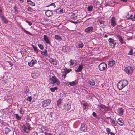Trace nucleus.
Segmentation results:
<instances>
[{
	"label": "nucleus",
	"instance_id": "f257e3e1",
	"mask_svg": "<svg viewBox=\"0 0 135 135\" xmlns=\"http://www.w3.org/2000/svg\"><path fill=\"white\" fill-rule=\"evenodd\" d=\"M127 80H123L119 82L117 84V87L119 90L122 89L125 87L128 84Z\"/></svg>",
	"mask_w": 135,
	"mask_h": 135
},
{
	"label": "nucleus",
	"instance_id": "f03ea898",
	"mask_svg": "<svg viewBox=\"0 0 135 135\" xmlns=\"http://www.w3.org/2000/svg\"><path fill=\"white\" fill-rule=\"evenodd\" d=\"M50 81L53 85L58 86L60 84V81L56 77L54 76L50 79Z\"/></svg>",
	"mask_w": 135,
	"mask_h": 135
},
{
	"label": "nucleus",
	"instance_id": "7ed1b4c3",
	"mask_svg": "<svg viewBox=\"0 0 135 135\" xmlns=\"http://www.w3.org/2000/svg\"><path fill=\"white\" fill-rule=\"evenodd\" d=\"M109 45L110 47L112 48L115 47L116 45V43L115 41L113 39L111 38H109L108 40Z\"/></svg>",
	"mask_w": 135,
	"mask_h": 135
},
{
	"label": "nucleus",
	"instance_id": "20e7f679",
	"mask_svg": "<svg viewBox=\"0 0 135 135\" xmlns=\"http://www.w3.org/2000/svg\"><path fill=\"white\" fill-rule=\"evenodd\" d=\"M98 68L100 71H104L107 68V65L105 62H102L99 65Z\"/></svg>",
	"mask_w": 135,
	"mask_h": 135
},
{
	"label": "nucleus",
	"instance_id": "39448f33",
	"mask_svg": "<svg viewBox=\"0 0 135 135\" xmlns=\"http://www.w3.org/2000/svg\"><path fill=\"white\" fill-rule=\"evenodd\" d=\"M124 71L127 74H131L133 72V69L132 67H127L125 68Z\"/></svg>",
	"mask_w": 135,
	"mask_h": 135
},
{
	"label": "nucleus",
	"instance_id": "423d86ee",
	"mask_svg": "<svg viewBox=\"0 0 135 135\" xmlns=\"http://www.w3.org/2000/svg\"><path fill=\"white\" fill-rule=\"evenodd\" d=\"M51 103V101L49 99H47L43 101L42 103V105L44 107L49 105Z\"/></svg>",
	"mask_w": 135,
	"mask_h": 135
},
{
	"label": "nucleus",
	"instance_id": "0eeeda50",
	"mask_svg": "<svg viewBox=\"0 0 135 135\" xmlns=\"http://www.w3.org/2000/svg\"><path fill=\"white\" fill-rule=\"evenodd\" d=\"M72 70L71 69H68L67 68H65L64 69V71L62 72L63 74L62 75V77L64 78L65 79L66 77V75L69 72L71 71Z\"/></svg>",
	"mask_w": 135,
	"mask_h": 135
},
{
	"label": "nucleus",
	"instance_id": "6e6552de",
	"mask_svg": "<svg viewBox=\"0 0 135 135\" xmlns=\"http://www.w3.org/2000/svg\"><path fill=\"white\" fill-rule=\"evenodd\" d=\"M94 30L93 27L92 26L88 27L85 29V32L87 33L91 32Z\"/></svg>",
	"mask_w": 135,
	"mask_h": 135
},
{
	"label": "nucleus",
	"instance_id": "1a4fd4ad",
	"mask_svg": "<svg viewBox=\"0 0 135 135\" xmlns=\"http://www.w3.org/2000/svg\"><path fill=\"white\" fill-rule=\"evenodd\" d=\"M45 14L48 17H50L53 14L52 10H47L45 12Z\"/></svg>",
	"mask_w": 135,
	"mask_h": 135
},
{
	"label": "nucleus",
	"instance_id": "9d476101",
	"mask_svg": "<svg viewBox=\"0 0 135 135\" xmlns=\"http://www.w3.org/2000/svg\"><path fill=\"white\" fill-rule=\"evenodd\" d=\"M110 22L111 25L113 27H114L116 25L115 18L114 17H112L110 20Z\"/></svg>",
	"mask_w": 135,
	"mask_h": 135
},
{
	"label": "nucleus",
	"instance_id": "9b49d317",
	"mask_svg": "<svg viewBox=\"0 0 135 135\" xmlns=\"http://www.w3.org/2000/svg\"><path fill=\"white\" fill-rule=\"evenodd\" d=\"M37 61L35 60H32L30 62H28V65L32 67L34 65L37 63Z\"/></svg>",
	"mask_w": 135,
	"mask_h": 135
},
{
	"label": "nucleus",
	"instance_id": "f8f14e48",
	"mask_svg": "<svg viewBox=\"0 0 135 135\" xmlns=\"http://www.w3.org/2000/svg\"><path fill=\"white\" fill-rule=\"evenodd\" d=\"M118 124L120 126H123L124 124V121L121 118H119L117 120Z\"/></svg>",
	"mask_w": 135,
	"mask_h": 135
},
{
	"label": "nucleus",
	"instance_id": "ddd939ff",
	"mask_svg": "<svg viewBox=\"0 0 135 135\" xmlns=\"http://www.w3.org/2000/svg\"><path fill=\"white\" fill-rule=\"evenodd\" d=\"M21 53L22 56H25L27 53L26 48H22L21 50Z\"/></svg>",
	"mask_w": 135,
	"mask_h": 135
},
{
	"label": "nucleus",
	"instance_id": "4468645a",
	"mask_svg": "<svg viewBox=\"0 0 135 135\" xmlns=\"http://www.w3.org/2000/svg\"><path fill=\"white\" fill-rule=\"evenodd\" d=\"M81 104L83 106V108L84 110H85L88 108V105L87 103L83 102H81Z\"/></svg>",
	"mask_w": 135,
	"mask_h": 135
},
{
	"label": "nucleus",
	"instance_id": "2eb2a0df",
	"mask_svg": "<svg viewBox=\"0 0 135 135\" xmlns=\"http://www.w3.org/2000/svg\"><path fill=\"white\" fill-rule=\"evenodd\" d=\"M115 63V61L114 60H112L109 61L108 62V65L109 66L112 67L114 65Z\"/></svg>",
	"mask_w": 135,
	"mask_h": 135
},
{
	"label": "nucleus",
	"instance_id": "dca6fc26",
	"mask_svg": "<svg viewBox=\"0 0 135 135\" xmlns=\"http://www.w3.org/2000/svg\"><path fill=\"white\" fill-rule=\"evenodd\" d=\"M83 68V65H80L79 66L78 68L76 70H75V71L76 72H81V70Z\"/></svg>",
	"mask_w": 135,
	"mask_h": 135
},
{
	"label": "nucleus",
	"instance_id": "f3484780",
	"mask_svg": "<svg viewBox=\"0 0 135 135\" xmlns=\"http://www.w3.org/2000/svg\"><path fill=\"white\" fill-rule=\"evenodd\" d=\"M44 39L46 43L48 44H49L50 43V42L49 39L47 36L45 35H44Z\"/></svg>",
	"mask_w": 135,
	"mask_h": 135
},
{
	"label": "nucleus",
	"instance_id": "a211bd4d",
	"mask_svg": "<svg viewBox=\"0 0 135 135\" xmlns=\"http://www.w3.org/2000/svg\"><path fill=\"white\" fill-rule=\"evenodd\" d=\"M118 113L121 115L123 114L124 112V110L122 108H119L117 110Z\"/></svg>",
	"mask_w": 135,
	"mask_h": 135
},
{
	"label": "nucleus",
	"instance_id": "6ab92c4d",
	"mask_svg": "<svg viewBox=\"0 0 135 135\" xmlns=\"http://www.w3.org/2000/svg\"><path fill=\"white\" fill-rule=\"evenodd\" d=\"M81 130L84 132H86L87 129L86 127L84 125H82L81 127Z\"/></svg>",
	"mask_w": 135,
	"mask_h": 135
},
{
	"label": "nucleus",
	"instance_id": "aec40b11",
	"mask_svg": "<svg viewBox=\"0 0 135 135\" xmlns=\"http://www.w3.org/2000/svg\"><path fill=\"white\" fill-rule=\"evenodd\" d=\"M47 7H50V10L53 9L56 6L54 3H52L48 6H46Z\"/></svg>",
	"mask_w": 135,
	"mask_h": 135
},
{
	"label": "nucleus",
	"instance_id": "412c9836",
	"mask_svg": "<svg viewBox=\"0 0 135 135\" xmlns=\"http://www.w3.org/2000/svg\"><path fill=\"white\" fill-rule=\"evenodd\" d=\"M69 84L71 86H74L76 85L78 83V81L76 80L74 81L69 82Z\"/></svg>",
	"mask_w": 135,
	"mask_h": 135
},
{
	"label": "nucleus",
	"instance_id": "4be33fe9",
	"mask_svg": "<svg viewBox=\"0 0 135 135\" xmlns=\"http://www.w3.org/2000/svg\"><path fill=\"white\" fill-rule=\"evenodd\" d=\"M1 18L3 21L5 23H7L8 22V20L6 19L3 15L1 16L0 17Z\"/></svg>",
	"mask_w": 135,
	"mask_h": 135
},
{
	"label": "nucleus",
	"instance_id": "5701e85b",
	"mask_svg": "<svg viewBox=\"0 0 135 135\" xmlns=\"http://www.w3.org/2000/svg\"><path fill=\"white\" fill-rule=\"evenodd\" d=\"M110 122L112 124V125L113 126H115L117 125V123L115 122V121L112 118L110 120Z\"/></svg>",
	"mask_w": 135,
	"mask_h": 135
},
{
	"label": "nucleus",
	"instance_id": "b1692460",
	"mask_svg": "<svg viewBox=\"0 0 135 135\" xmlns=\"http://www.w3.org/2000/svg\"><path fill=\"white\" fill-rule=\"evenodd\" d=\"M28 3L31 6H34L35 5V3L32 2L31 0H27Z\"/></svg>",
	"mask_w": 135,
	"mask_h": 135
},
{
	"label": "nucleus",
	"instance_id": "393cba45",
	"mask_svg": "<svg viewBox=\"0 0 135 135\" xmlns=\"http://www.w3.org/2000/svg\"><path fill=\"white\" fill-rule=\"evenodd\" d=\"M93 8V6L92 5L89 6L87 8V10L88 11L91 12Z\"/></svg>",
	"mask_w": 135,
	"mask_h": 135
},
{
	"label": "nucleus",
	"instance_id": "a878e982",
	"mask_svg": "<svg viewBox=\"0 0 135 135\" xmlns=\"http://www.w3.org/2000/svg\"><path fill=\"white\" fill-rule=\"evenodd\" d=\"M117 37L118 38L119 40L120 41L121 44H123L124 41L123 38H122L121 36L119 35H118L117 36Z\"/></svg>",
	"mask_w": 135,
	"mask_h": 135
},
{
	"label": "nucleus",
	"instance_id": "bb28decb",
	"mask_svg": "<svg viewBox=\"0 0 135 135\" xmlns=\"http://www.w3.org/2000/svg\"><path fill=\"white\" fill-rule=\"evenodd\" d=\"M71 18L74 20H76L77 18V16L74 13H73L71 16Z\"/></svg>",
	"mask_w": 135,
	"mask_h": 135
},
{
	"label": "nucleus",
	"instance_id": "cd10ccee",
	"mask_svg": "<svg viewBox=\"0 0 135 135\" xmlns=\"http://www.w3.org/2000/svg\"><path fill=\"white\" fill-rule=\"evenodd\" d=\"M41 54L45 56H47V52L46 50L41 51Z\"/></svg>",
	"mask_w": 135,
	"mask_h": 135
},
{
	"label": "nucleus",
	"instance_id": "c85d7f7f",
	"mask_svg": "<svg viewBox=\"0 0 135 135\" xmlns=\"http://www.w3.org/2000/svg\"><path fill=\"white\" fill-rule=\"evenodd\" d=\"M62 100L61 99H59L57 101V104L59 107H60L61 104Z\"/></svg>",
	"mask_w": 135,
	"mask_h": 135
},
{
	"label": "nucleus",
	"instance_id": "c756f323",
	"mask_svg": "<svg viewBox=\"0 0 135 135\" xmlns=\"http://www.w3.org/2000/svg\"><path fill=\"white\" fill-rule=\"evenodd\" d=\"M58 88L57 87H55L54 88H50V90L52 92H54L56 90H57Z\"/></svg>",
	"mask_w": 135,
	"mask_h": 135
},
{
	"label": "nucleus",
	"instance_id": "7c9ffc66",
	"mask_svg": "<svg viewBox=\"0 0 135 135\" xmlns=\"http://www.w3.org/2000/svg\"><path fill=\"white\" fill-rule=\"evenodd\" d=\"M31 46L33 48L34 51L35 52H36V53H38V50L37 47L34 46L33 45H32Z\"/></svg>",
	"mask_w": 135,
	"mask_h": 135
},
{
	"label": "nucleus",
	"instance_id": "2f4dec72",
	"mask_svg": "<svg viewBox=\"0 0 135 135\" xmlns=\"http://www.w3.org/2000/svg\"><path fill=\"white\" fill-rule=\"evenodd\" d=\"M89 83L90 85L92 86L94 85L95 84V83L94 81L92 79L91 80H90L89 81Z\"/></svg>",
	"mask_w": 135,
	"mask_h": 135
},
{
	"label": "nucleus",
	"instance_id": "473e14b6",
	"mask_svg": "<svg viewBox=\"0 0 135 135\" xmlns=\"http://www.w3.org/2000/svg\"><path fill=\"white\" fill-rule=\"evenodd\" d=\"M16 119L18 120H20L21 119V117L19 116L18 114H15Z\"/></svg>",
	"mask_w": 135,
	"mask_h": 135
},
{
	"label": "nucleus",
	"instance_id": "72a5a7b5",
	"mask_svg": "<svg viewBox=\"0 0 135 135\" xmlns=\"http://www.w3.org/2000/svg\"><path fill=\"white\" fill-rule=\"evenodd\" d=\"M75 60H73L72 59H70L69 61V64L70 65H73L75 63Z\"/></svg>",
	"mask_w": 135,
	"mask_h": 135
},
{
	"label": "nucleus",
	"instance_id": "f704fd0d",
	"mask_svg": "<svg viewBox=\"0 0 135 135\" xmlns=\"http://www.w3.org/2000/svg\"><path fill=\"white\" fill-rule=\"evenodd\" d=\"M55 39L56 40H59L61 39V37L58 35H56L54 37Z\"/></svg>",
	"mask_w": 135,
	"mask_h": 135
},
{
	"label": "nucleus",
	"instance_id": "c9c22d12",
	"mask_svg": "<svg viewBox=\"0 0 135 135\" xmlns=\"http://www.w3.org/2000/svg\"><path fill=\"white\" fill-rule=\"evenodd\" d=\"M49 61L52 64H55V62H56L55 60L52 58H50L49 59Z\"/></svg>",
	"mask_w": 135,
	"mask_h": 135
},
{
	"label": "nucleus",
	"instance_id": "e433bc0d",
	"mask_svg": "<svg viewBox=\"0 0 135 135\" xmlns=\"http://www.w3.org/2000/svg\"><path fill=\"white\" fill-rule=\"evenodd\" d=\"M22 128H23L24 131L25 132H26L27 133H28V131H27L26 130L27 129V128L26 126H25L24 125H23L22 126Z\"/></svg>",
	"mask_w": 135,
	"mask_h": 135
},
{
	"label": "nucleus",
	"instance_id": "4c0bfd02",
	"mask_svg": "<svg viewBox=\"0 0 135 135\" xmlns=\"http://www.w3.org/2000/svg\"><path fill=\"white\" fill-rule=\"evenodd\" d=\"M11 131V130L10 129L7 127H6L5 128V133L6 134H7Z\"/></svg>",
	"mask_w": 135,
	"mask_h": 135
},
{
	"label": "nucleus",
	"instance_id": "58836bf2",
	"mask_svg": "<svg viewBox=\"0 0 135 135\" xmlns=\"http://www.w3.org/2000/svg\"><path fill=\"white\" fill-rule=\"evenodd\" d=\"M133 54V50L131 48L130 49V50L128 54V55H132Z\"/></svg>",
	"mask_w": 135,
	"mask_h": 135
},
{
	"label": "nucleus",
	"instance_id": "ea45409f",
	"mask_svg": "<svg viewBox=\"0 0 135 135\" xmlns=\"http://www.w3.org/2000/svg\"><path fill=\"white\" fill-rule=\"evenodd\" d=\"M99 107H100L101 108L105 109L107 108V107L105 106L104 105L101 104L98 105Z\"/></svg>",
	"mask_w": 135,
	"mask_h": 135
},
{
	"label": "nucleus",
	"instance_id": "a19ab883",
	"mask_svg": "<svg viewBox=\"0 0 135 135\" xmlns=\"http://www.w3.org/2000/svg\"><path fill=\"white\" fill-rule=\"evenodd\" d=\"M29 92V90L28 87H25V93L27 94Z\"/></svg>",
	"mask_w": 135,
	"mask_h": 135
},
{
	"label": "nucleus",
	"instance_id": "79ce46f5",
	"mask_svg": "<svg viewBox=\"0 0 135 135\" xmlns=\"http://www.w3.org/2000/svg\"><path fill=\"white\" fill-rule=\"evenodd\" d=\"M106 132L108 133V134L109 135L110 132V130L109 128H107L106 129Z\"/></svg>",
	"mask_w": 135,
	"mask_h": 135
},
{
	"label": "nucleus",
	"instance_id": "37998d69",
	"mask_svg": "<svg viewBox=\"0 0 135 135\" xmlns=\"http://www.w3.org/2000/svg\"><path fill=\"white\" fill-rule=\"evenodd\" d=\"M78 47L80 48H82L83 46V43H81V44H79L78 45Z\"/></svg>",
	"mask_w": 135,
	"mask_h": 135
},
{
	"label": "nucleus",
	"instance_id": "c03bdc74",
	"mask_svg": "<svg viewBox=\"0 0 135 135\" xmlns=\"http://www.w3.org/2000/svg\"><path fill=\"white\" fill-rule=\"evenodd\" d=\"M20 112L21 114H24V111L23 110L22 108H21L20 110Z\"/></svg>",
	"mask_w": 135,
	"mask_h": 135
},
{
	"label": "nucleus",
	"instance_id": "a18cd8bd",
	"mask_svg": "<svg viewBox=\"0 0 135 135\" xmlns=\"http://www.w3.org/2000/svg\"><path fill=\"white\" fill-rule=\"evenodd\" d=\"M45 135H53V134L51 133L47 132L46 129H45Z\"/></svg>",
	"mask_w": 135,
	"mask_h": 135
},
{
	"label": "nucleus",
	"instance_id": "49530a36",
	"mask_svg": "<svg viewBox=\"0 0 135 135\" xmlns=\"http://www.w3.org/2000/svg\"><path fill=\"white\" fill-rule=\"evenodd\" d=\"M27 127L28 128V130H31L32 129H31V128L30 125L28 123L27 124Z\"/></svg>",
	"mask_w": 135,
	"mask_h": 135
},
{
	"label": "nucleus",
	"instance_id": "de8ad7c7",
	"mask_svg": "<svg viewBox=\"0 0 135 135\" xmlns=\"http://www.w3.org/2000/svg\"><path fill=\"white\" fill-rule=\"evenodd\" d=\"M38 45L39 47L41 50H42L43 49V46L42 45L40 44H39Z\"/></svg>",
	"mask_w": 135,
	"mask_h": 135
},
{
	"label": "nucleus",
	"instance_id": "09e8293b",
	"mask_svg": "<svg viewBox=\"0 0 135 135\" xmlns=\"http://www.w3.org/2000/svg\"><path fill=\"white\" fill-rule=\"evenodd\" d=\"M27 10L31 12H32L33 11V10L30 7H29L27 8Z\"/></svg>",
	"mask_w": 135,
	"mask_h": 135
},
{
	"label": "nucleus",
	"instance_id": "8fccbe9b",
	"mask_svg": "<svg viewBox=\"0 0 135 135\" xmlns=\"http://www.w3.org/2000/svg\"><path fill=\"white\" fill-rule=\"evenodd\" d=\"M23 30L24 32L26 33L29 35L30 34V32L29 31L25 30L24 29H23Z\"/></svg>",
	"mask_w": 135,
	"mask_h": 135
},
{
	"label": "nucleus",
	"instance_id": "3c124183",
	"mask_svg": "<svg viewBox=\"0 0 135 135\" xmlns=\"http://www.w3.org/2000/svg\"><path fill=\"white\" fill-rule=\"evenodd\" d=\"M26 22H27V23H28L30 26H31L32 25V23L31 22L29 21L28 20H26Z\"/></svg>",
	"mask_w": 135,
	"mask_h": 135
},
{
	"label": "nucleus",
	"instance_id": "603ef678",
	"mask_svg": "<svg viewBox=\"0 0 135 135\" xmlns=\"http://www.w3.org/2000/svg\"><path fill=\"white\" fill-rule=\"evenodd\" d=\"M32 97L31 96H29L28 97L27 100L31 102L32 100Z\"/></svg>",
	"mask_w": 135,
	"mask_h": 135
},
{
	"label": "nucleus",
	"instance_id": "864d4df0",
	"mask_svg": "<svg viewBox=\"0 0 135 135\" xmlns=\"http://www.w3.org/2000/svg\"><path fill=\"white\" fill-rule=\"evenodd\" d=\"M67 105H68V106L67 107V109L68 110H69L71 108V105H70V104H69V105H68V104H67Z\"/></svg>",
	"mask_w": 135,
	"mask_h": 135
},
{
	"label": "nucleus",
	"instance_id": "5fc2aeb1",
	"mask_svg": "<svg viewBox=\"0 0 135 135\" xmlns=\"http://www.w3.org/2000/svg\"><path fill=\"white\" fill-rule=\"evenodd\" d=\"M99 22L100 24H103L104 23L105 21L103 20H99Z\"/></svg>",
	"mask_w": 135,
	"mask_h": 135
},
{
	"label": "nucleus",
	"instance_id": "6e6d98bb",
	"mask_svg": "<svg viewBox=\"0 0 135 135\" xmlns=\"http://www.w3.org/2000/svg\"><path fill=\"white\" fill-rule=\"evenodd\" d=\"M2 8L1 6H0V17L1 16H3L2 15Z\"/></svg>",
	"mask_w": 135,
	"mask_h": 135
},
{
	"label": "nucleus",
	"instance_id": "4d7b16f0",
	"mask_svg": "<svg viewBox=\"0 0 135 135\" xmlns=\"http://www.w3.org/2000/svg\"><path fill=\"white\" fill-rule=\"evenodd\" d=\"M15 12V13H18L17 10V8L16 7H14Z\"/></svg>",
	"mask_w": 135,
	"mask_h": 135
},
{
	"label": "nucleus",
	"instance_id": "13d9d810",
	"mask_svg": "<svg viewBox=\"0 0 135 135\" xmlns=\"http://www.w3.org/2000/svg\"><path fill=\"white\" fill-rule=\"evenodd\" d=\"M92 115L94 117H96V113L94 112H93Z\"/></svg>",
	"mask_w": 135,
	"mask_h": 135
},
{
	"label": "nucleus",
	"instance_id": "bf43d9fd",
	"mask_svg": "<svg viewBox=\"0 0 135 135\" xmlns=\"http://www.w3.org/2000/svg\"><path fill=\"white\" fill-rule=\"evenodd\" d=\"M132 16V15H131L130 16V17L128 18V19H131L132 20V21H133V18H131V17Z\"/></svg>",
	"mask_w": 135,
	"mask_h": 135
},
{
	"label": "nucleus",
	"instance_id": "052dcab7",
	"mask_svg": "<svg viewBox=\"0 0 135 135\" xmlns=\"http://www.w3.org/2000/svg\"><path fill=\"white\" fill-rule=\"evenodd\" d=\"M58 10H59V12H62L63 11V9H61V8H59L57 9Z\"/></svg>",
	"mask_w": 135,
	"mask_h": 135
},
{
	"label": "nucleus",
	"instance_id": "680f3d73",
	"mask_svg": "<svg viewBox=\"0 0 135 135\" xmlns=\"http://www.w3.org/2000/svg\"><path fill=\"white\" fill-rule=\"evenodd\" d=\"M19 0L20 2L21 3H23L24 1V0Z\"/></svg>",
	"mask_w": 135,
	"mask_h": 135
},
{
	"label": "nucleus",
	"instance_id": "e2e57ef3",
	"mask_svg": "<svg viewBox=\"0 0 135 135\" xmlns=\"http://www.w3.org/2000/svg\"><path fill=\"white\" fill-rule=\"evenodd\" d=\"M71 22L73 23H74V24H77L78 23L77 22H74V21H71Z\"/></svg>",
	"mask_w": 135,
	"mask_h": 135
},
{
	"label": "nucleus",
	"instance_id": "0e129e2a",
	"mask_svg": "<svg viewBox=\"0 0 135 135\" xmlns=\"http://www.w3.org/2000/svg\"><path fill=\"white\" fill-rule=\"evenodd\" d=\"M120 0L122 1H123V2H126L127 1V0Z\"/></svg>",
	"mask_w": 135,
	"mask_h": 135
},
{
	"label": "nucleus",
	"instance_id": "69168bd1",
	"mask_svg": "<svg viewBox=\"0 0 135 135\" xmlns=\"http://www.w3.org/2000/svg\"><path fill=\"white\" fill-rule=\"evenodd\" d=\"M106 119H110V120L112 118H111L110 117H107L106 118H105Z\"/></svg>",
	"mask_w": 135,
	"mask_h": 135
},
{
	"label": "nucleus",
	"instance_id": "338daca9",
	"mask_svg": "<svg viewBox=\"0 0 135 135\" xmlns=\"http://www.w3.org/2000/svg\"><path fill=\"white\" fill-rule=\"evenodd\" d=\"M108 3H106L105 4V6H108Z\"/></svg>",
	"mask_w": 135,
	"mask_h": 135
},
{
	"label": "nucleus",
	"instance_id": "774afa93",
	"mask_svg": "<svg viewBox=\"0 0 135 135\" xmlns=\"http://www.w3.org/2000/svg\"><path fill=\"white\" fill-rule=\"evenodd\" d=\"M104 37H108V36L107 35H105V36H104Z\"/></svg>",
	"mask_w": 135,
	"mask_h": 135
}]
</instances>
